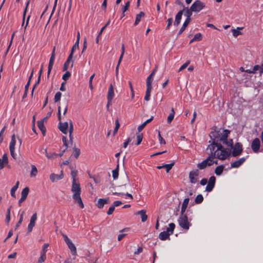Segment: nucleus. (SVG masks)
I'll return each instance as SVG.
<instances>
[{
  "label": "nucleus",
  "instance_id": "obj_1",
  "mask_svg": "<svg viewBox=\"0 0 263 263\" xmlns=\"http://www.w3.org/2000/svg\"><path fill=\"white\" fill-rule=\"evenodd\" d=\"M230 131L228 129H224L215 127L214 131L210 133V136L211 141H209V143H211L208 145L206 151H212L218 152L219 153L221 151H224L227 155L228 157L231 154L229 149H227L223 147L222 144H226L228 147H232L233 145L232 139L228 140L229 134Z\"/></svg>",
  "mask_w": 263,
  "mask_h": 263
},
{
  "label": "nucleus",
  "instance_id": "obj_2",
  "mask_svg": "<svg viewBox=\"0 0 263 263\" xmlns=\"http://www.w3.org/2000/svg\"><path fill=\"white\" fill-rule=\"evenodd\" d=\"M209 155L208 158L202 161L201 162L197 164V167L200 170L204 169L207 166H210L213 164H217V161H214V159H218L219 160H225L228 158V155L224 151H221L218 153L215 151H206Z\"/></svg>",
  "mask_w": 263,
  "mask_h": 263
},
{
  "label": "nucleus",
  "instance_id": "obj_3",
  "mask_svg": "<svg viewBox=\"0 0 263 263\" xmlns=\"http://www.w3.org/2000/svg\"><path fill=\"white\" fill-rule=\"evenodd\" d=\"M78 171L73 168L71 170V176L72 178L71 192L73 193L72 197L76 204L78 205L80 208L83 209L84 205L81 197V189L79 183L76 181V177Z\"/></svg>",
  "mask_w": 263,
  "mask_h": 263
},
{
  "label": "nucleus",
  "instance_id": "obj_4",
  "mask_svg": "<svg viewBox=\"0 0 263 263\" xmlns=\"http://www.w3.org/2000/svg\"><path fill=\"white\" fill-rule=\"evenodd\" d=\"M175 224L174 223L169 224V227L167 228L166 231L161 232L159 235V238L161 240L170 239V236L173 234Z\"/></svg>",
  "mask_w": 263,
  "mask_h": 263
},
{
  "label": "nucleus",
  "instance_id": "obj_5",
  "mask_svg": "<svg viewBox=\"0 0 263 263\" xmlns=\"http://www.w3.org/2000/svg\"><path fill=\"white\" fill-rule=\"evenodd\" d=\"M188 212L187 211L186 213H187ZM178 223L179 226L185 230H189L191 226V223L189 221L187 214H180L178 219Z\"/></svg>",
  "mask_w": 263,
  "mask_h": 263
},
{
  "label": "nucleus",
  "instance_id": "obj_6",
  "mask_svg": "<svg viewBox=\"0 0 263 263\" xmlns=\"http://www.w3.org/2000/svg\"><path fill=\"white\" fill-rule=\"evenodd\" d=\"M205 6V4L200 0L195 1L191 6V10L194 12L198 13Z\"/></svg>",
  "mask_w": 263,
  "mask_h": 263
},
{
  "label": "nucleus",
  "instance_id": "obj_7",
  "mask_svg": "<svg viewBox=\"0 0 263 263\" xmlns=\"http://www.w3.org/2000/svg\"><path fill=\"white\" fill-rule=\"evenodd\" d=\"M233 149V151L231 152V155L233 157H237L239 156L242 152V145L241 143L239 142H237L235 143L234 146L233 144L232 147H230Z\"/></svg>",
  "mask_w": 263,
  "mask_h": 263
},
{
  "label": "nucleus",
  "instance_id": "obj_8",
  "mask_svg": "<svg viewBox=\"0 0 263 263\" xmlns=\"http://www.w3.org/2000/svg\"><path fill=\"white\" fill-rule=\"evenodd\" d=\"M199 174L198 170L196 169L190 172L189 179L192 183L195 184L198 181V176Z\"/></svg>",
  "mask_w": 263,
  "mask_h": 263
},
{
  "label": "nucleus",
  "instance_id": "obj_9",
  "mask_svg": "<svg viewBox=\"0 0 263 263\" xmlns=\"http://www.w3.org/2000/svg\"><path fill=\"white\" fill-rule=\"evenodd\" d=\"M63 238H64L65 242L68 246L69 249L70 250L72 253L73 254H76V252H77V249H76V248L72 242L71 240L67 237V235H64Z\"/></svg>",
  "mask_w": 263,
  "mask_h": 263
},
{
  "label": "nucleus",
  "instance_id": "obj_10",
  "mask_svg": "<svg viewBox=\"0 0 263 263\" xmlns=\"http://www.w3.org/2000/svg\"><path fill=\"white\" fill-rule=\"evenodd\" d=\"M260 146V140L258 138H255L251 143V148L253 151L256 153H258Z\"/></svg>",
  "mask_w": 263,
  "mask_h": 263
},
{
  "label": "nucleus",
  "instance_id": "obj_11",
  "mask_svg": "<svg viewBox=\"0 0 263 263\" xmlns=\"http://www.w3.org/2000/svg\"><path fill=\"white\" fill-rule=\"evenodd\" d=\"M29 192V189L28 187H26L23 189V190L21 192V197L20 199V200H18L19 206H21L22 203L26 199Z\"/></svg>",
  "mask_w": 263,
  "mask_h": 263
},
{
  "label": "nucleus",
  "instance_id": "obj_12",
  "mask_svg": "<svg viewBox=\"0 0 263 263\" xmlns=\"http://www.w3.org/2000/svg\"><path fill=\"white\" fill-rule=\"evenodd\" d=\"M115 96L114 87L112 84H110L107 93V101H108V105L111 103L112 99Z\"/></svg>",
  "mask_w": 263,
  "mask_h": 263
},
{
  "label": "nucleus",
  "instance_id": "obj_13",
  "mask_svg": "<svg viewBox=\"0 0 263 263\" xmlns=\"http://www.w3.org/2000/svg\"><path fill=\"white\" fill-rule=\"evenodd\" d=\"M37 219V214L36 213H34L31 216L30 220V222L28 226V232H30L32 231L33 228L35 226V221Z\"/></svg>",
  "mask_w": 263,
  "mask_h": 263
},
{
  "label": "nucleus",
  "instance_id": "obj_14",
  "mask_svg": "<svg viewBox=\"0 0 263 263\" xmlns=\"http://www.w3.org/2000/svg\"><path fill=\"white\" fill-rule=\"evenodd\" d=\"M246 160V157L240 158L238 160L231 163V167L232 168H238L245 162Z\"/></svg>",
  "mask_w": 263,
  "mask_h": 263
},
{
  "label": "nucleus",
  "instance_id": "obj_15",
  "mask_svg": "<svg viewBox=\"0 0 263 263\" xmlns=\"http://www.w3.org/2000/svg\"><path fill=\"white\" fill-rule=\"evenodd\" d=\"M68 123L67 122H61L59 123V128L60 130L64 134H67L68 132Z\"/></svg>",
  "mask_w": 263,
  "mask_h": 263
},
{
  "label": "nucleus",
  "instance_id": "obj_16",
  "mask_svg": "<svg viewBox=\"0 0 263 263\" xmlns=\"http://www.w3.org/2000/svg\"><path fill=\"white\" fill-rule=\"evenodd\" d=\"M72 54H70L69 55L67 60L66 61V62H65V63L64 64L63 68V71H66L68 69L70 62H71V67L72 68L73 67V61L72 60Z\"/></svg>",
  "mask_w": 263,
  "mask_h": 263
},
{
  "label": "nucleus",
  "instance_id": "obj_17",
  "mask_svg": "<svg viewBox=\"0 0 263 263\" xmlns=\"http://www.w3.org/2000/svg\"><path fill=\"white\" fill-rule=\"evenodd\" d=\"M184 10L185 9H183L182 10H180L176 15L175 22L174 23V25L177 26L180 23V21L182 18V15Z\"/></svg>",
  "mask_w": 263,
  "mask_h": 263
},
{
  "label": "nucleus",
  "instance_id": "obj_18",
  "mask_svg": "<svg viewBox=\"0 0 263 263\" xmlns=\"http://www.w3.org/2000/svg\"><path fill=\"white\" fill-rule=\"evenodd\" d=\"M63 178V172L61 171V173L60 175L55 174L54 173H52L50 175V179L52 182H54L56 181L62 179Z\"/></svg>",
  "mask_w": 263,
  "mask_h": 263
},
{
  "label": "nucleus",
  "instance_id": "obj_19",
  "mask_svg": "<svg viewBox=\"0 0 263 263\" xmlns=\"http://www.w3.org/2000/svg\"><path fill=\"white\" fill-rule=\"evenodd\" d=\"M8 163V159L7 154H4L2 158H0V169L4 167V165Z\"/></svg>",
  "mask_w": 263,
  "mask_h": 263
},
{
  "label": "nucleus",
  "instance_id": "obj_20",
  "mask_svg": "<svg viewBox=\"0 0 263 263\" xmlns=\"http://www.w3.org/2000/svg\"><path fill=\"white\" fill-rule=\"evenodd\" d=\"M108 202V198H100L98 201L97 205L99 209H102L103 208L105 204Z\"/></svg>",
  "mask_w": 263,
  "mask_h": 263
},
{
  "label": "nucleus",
  "instance_id": "obj_21",
  "mask_svg": "<svg viewBox=\"0 0 263 263\" xmlns=\"http://www.w3.org/2000/svg\"><path fill=\"white\" fill-rule=\"evenodd\" d=\"M190 199L189 198H186L184 199L181 209V213L180 214H184V213L187 208V205L189 202Z\"/></svg>",
  "mask_w": 263,
  "mask_h": 263
},
{
  "label": "nucleus",
  "instance_id": "obj_22",
  "mask_svg": "<svg viewBox=\"0 0 263 263\" xmlns=\"http://www.w3.org/2000/svg\"><path fill=\"white\" fill-rule=\"evenodd\" d=\"M174 163H171L170 164H165L162 165H159L157 166V168L159 170L162 169L163 168H166V172L167 173L169 172V171L171 170L172 167L174 166Z\"/></svg>",
  "mask_w": 263,
  "mask_h": 263
},
{
  "label": "nucleus",
  "instance_id": "obj_23",
  "mask_svg": "<svg viewBox=\"0 0 263 263\" xmlns=\"http://www.w3.org/2000/svg\"><path fill=\"white\" fill-rule=\"evenodd\" d=\"M37 125L39 128L41 130L43 135H45L46 133V128L44 125V119L38 121L37 122Z\"/></svg>",
  "mask_w": 263,
  "mask_h": 263
},
{
  "label": "nucleus",
  "instance_id": "obj_24",
  "mask_svg": "<svg viewBox=\"0 0 263 263\" xmlns=\"http://www.w3.org/2000/svg\"><path fill=\"white\" fill-rule=\"evenodd\" d=\"M183 9H185L184 11H185L184 13V16L186 17V20H189V21L191 22V16L192 15V13L193 11L191 10V8H189L188 7L184 8Z\"/></svg>",
  "mask_w": 263,
  "mask_h": 263
},
{
  "label": "nucleus",
  "instance_id": "obj_25",
  "mask_svg": "<svg viewBox=\"0 0 263 263\" xmlns=\"http://www.w3.org/2000/svg\"><path fill=\"white\" fill-rule=\"evenodd\" d=\"M137 215H140L141 218V221L142 222H145L147 220V216L146 214V211L144 210H142L141 211H139L137 213Z\"/></svg>",
  "mask_w": 263,
  "mask_h": 263
},
{
  "label": "nucleus",
  "instance_id": "obj_26",
  "mask_svg": "<svg viewBox=\"0 0 263 263\" xmlns=\"http://www.w3.org/2000/svg\"><path fill=\"white\" fill-rule=\"evenodd\" d=\"M42 151H43V153L45 154L46 156L48 159L54 158H55V157H57L58 156V154H57L55 153H48L47 152V151L46 149H42Z\"/></svg>",
  "mask_w": 263,
  "mask_h": 263
},
{
  "label": "nucleus",
  "instance_id": "obj_27",
  "mask_svg": "<svg viewBox=\"0 0 263 263\" xmlns=\"http://www.w3.org/2000/svg\"><path fill=\"white\" fill-rule=\"evenodd\" d=\"M144 15H145V13L142 11H141L139 14H137L136 17V20H135V22L134 23V25L137 26L139 23V22L141 21V18L143 17H144Z\"/></svg>",
  "mask_w": 263,
  "mask_h": 263
},
{
  "label": "nucleus",
  "instance_id": "obj_28",
  "mask_svg": "<svg viewBox=\"0 0 263 263\" xmlns=\"http://www.w3.org/2000/svg\"><path fill=\"white\" fill-rule=\"evenodd\" d=\"M243 28V27H237L236 29H232L231 31L233 33V35L234 37H237L238 35L241 34L242 33L240 31V30H242Z\"/></svg>",
  "mask_w": 263,
  "mask_h": 263
},
{
  "label": "nucleus",
  "instance_id": "obj_29",
  "mask_svg": "<svg viewBox=\"0 0 263 263\" xmlns=\"http://www.w3.org/2000/svg\"><path fill=\"white\" fill-rule=\"evenodd\" d=\"M175 114V112L174 108H172L171 112L169 114L167 118V123L170 124L172 122L174 118Z\"/></svg>",
  "mask_w": 263,
  "mask_h": 263
},
{
  "label": "nucleus",
  "instance_id": "obj_30",
  "mask_svg": "<svg viewBox=\"0 0 263 263\" xmlns=\"http://www.w3.org/2000/svg\"><path fill=\"white\" fill-rule=\"evenodd\" d=\"M224 166L222 165L217 166L215 170V173L217 176H220L222 174L223 171Z\"/></svg>",
  "mask_w": 263,
  "mask_h": 263
},
{
  "label": "nucleus",
  "instance_id": "obj_31",
  "mask_svg": "<svg viewBox=\"0 0 263 263\" xmlns=\"http://www.w3.org/2000/svg\"><path fill=\"white\" fill-rule=\"evenodd\" d=\"M190 23V22L189 21V20H185L182 26L181 27V28H180V29L179 30V31L178 32V35H180L184 31L186 27L187 26V25H189V24Z\"/></svg>",
  "mask_w": 263,
  "mask_h": 263
},
{
  "label": "nucleus",
  "instance_id": "obj_32",
  "mask_svg": "<svg viewBox=\"0 0 263 263\" xmlns=\"http://www.w3.org/2000/svg\"><path fill=\"white\" fill-rule=\"evenodd\" d=\"M18 185H19V181H17L16 182L15 185H14L11 190V192H10L11 195L12 197H13L14 198H15V192L18 187Z\"/></svg>",
  "mask_w": 263,
  "mask_h": 263
},
{
  "label": "nucleus",
  "instance_id": "obj_33",
  "mask_svg": "<svg viewBox=\"0 0 263 263\" xmlns=\"http://www.w3.org/2000/svg\"><path fill=\"white\" fill-rule=\"evenodd\" d=\"M37 170L34 165H31V170L30 172V176L31 177H34L37 175Z\"/></svg>",
  "mask_w": 263,
  "mask_h": 263
},
{
  "label": "nucleus",
  "instance_id": "obj_34",
  "mask_svg": "<svg viewBox=\"0 0 263 263\" xmlns=\"http://www.w3.org/2000/svg\"><path fill=\"white\" fill-rule=\"evenodd\" d=\"M152 90V87H146L144 100L148 101L150 100L151 92Z\"/></svg>",
  "mask_w": 263,
  "mask_h": 263
},
{
  "label": "nucleus",
  "instance_id": "obj_35",
  "mask_svg": "<svg viewBox=\"0 0 263 263\" xmlns=\"http://www.w3.org/2000/svg\"><path fill=\"white\" fill-rule=\"evenodd\" d=\"M16 144V137L15 135L13 134L11 136V141L9 144V148H14Z\"/></svg>",
  "mask_w": 263,
  "mask_h": 263
},
{
  "label": "nucleus",
  "instance_id": "obj_36",
  "mask_svg": "<svg viewBox=\"0 0 263 263\" xmlns=\"http://www.w3.org/2000/svg\"><path fill=\"white\" fill-rule=\"evenodd\" d=\"M112 177L114 180L117 179L119 176V165H117V168L112 171Z\"/></svg>",
  "mask_w": 263,
  "mask_h": 263
},
{
  "label": "nucleus",
  "instance_id": "obj_37",
  "mask_svg": "<svg viewBox=\"0 0 263 263\" xmlns=\"http://www.w3.org/2000/svg\"><path fill=\"white\" fill-rule=\"evenodd\" d=\"M201 40H202V34L200 33H198L194 35L193 39L192 40H191V41H190V43L195 41H201Z\"/></svg>",
  "mask_w": 263,
  "mask_h": 263
},
{
  "label": "nucleus",
  "instance_id": "obj_38",
  "mask_svg": "<svg viewBox=\"0 0 263 263\" xmlns=\"http://www.w3.org/2000/svg\"><path fill=\"white\" fill-rule=\"evenodd\" d=\"M153 81V77L148 76L146 79V87H152V84Z\"/></svg>",
  "mask_w": 263,
  "mask_h": 263
},
{
  "label": "nucleus",
  "instance_id": "obj_39",
  "mask_svg": "<svg viewBox=\"0 0 263 263\" xmlns=\"http://www.w3.org/2000/svg\"><path fill=\"white\" fill-rule=\"evenodd\" d=\"M49 247L48 243H44L42 247V249L40 252V254L46 255L47 248Z\"/></svg>",
  "mask_w": 263,
  "mask_h": 263
},
{
  "label": "nucleus",
  "instance_id": "obj_40",
  "mask_svg": "<svg viewBox=\"0 0 263 263\" xmlns=\"http://www.w3.org/2000/svg\"><path fill=\"white\" fill-rule=\"evenodd\" d=\"M203 197L202 195L201 194H199L196 196L195 199V202L197 204H199L201 203L203 201Z\"/></svg>",
  "mask_w": 263,
  "mask_h": 263
},
{
  "label": "nucleus",
  "instance_id": "obj_41",
  "mask_svg": "<svg viewBox=\"0 0 263 263\" xmlns=\"http://www.w3.org/2000/svg\"><path fill=\"white\" fill-rule=\"evenodd\" d=\"M62 142L64 146H65V148L63 150V152H65L68 147V141L66 137L63 136Z\"/></svg>",
  "mask_w": 263,
  "mask_h": 263
},
{
  "label": "nucleus",
  "instance_id": "obj_42",
  "mask_svg": "<svg viewBox=\"0 0 263 263\" xmlns=\"http://www.w3.org/2000/svg\"><path fill=\"white\" fill-rule=\"evenodd\" d=\"M61 96H62L61 92H60L59 91L57 92L54 96V102H59L61 99Z\"/></svg>",
  "mask_w": 263,
  "mask_h": 263
},
{
  "label": "nucleus",
  "instance_id": "obj_43",
  "mask_svg": "<svg viewBox=\"0 0 263 263\" xmlns=\"http://www.w3.org/2000/svg\"><path fill=\"white\" fill-rule=\"evenodd\" d=\"M71 76V73L69 71H66V72L62 76V79L64 80V81H67V80H68V79L69 78V77H70Z\"/></svg>",
  "mask_w": 263,
  "mask_h": 263
},
{
  "label": "nucleus",
  "instance_id": "obj_44",
  "mask_svg": "<svg viewBox=\"0 0 263 263\" xmlns=\"http://www.w3.org/2000/svg\"><path fill=\"white\" fill-rule=\"evenodd\" d=\"M55 55H53V54H51V56H50V58L49 59V64H48V65L49 66H53L54 62V60H55Z\"/></svg>",
  "mask_w": 263,
  "mask_h": 263
},
{
  "label": "nucleus",
  "instance_id": "obj_45",
  "mask_svg": "<svg viewBox=\"0 0 263 263\" xmlns=\"http://www.w3.org/2000/svg\"><path fill=\"white\" fill-rule=\"evenodd\" d=\"M24 214V212L23 211L22 213H21V214L20 215V219L15 226V229L18 228L20 226V224L22 223L23 220Z\"/></svg>",
  "mask_w": 263,
  "mask_h": 263
},
{
  "label": "nucleus",
  "instance_id": "obj_46",
  "mask_svg": "<svg viewBox=\"0 0 263 263\" xmlns=\"http://www.w3.org/2000/svg\"><path fill=\"white\" fill-rule=\"evenodd\" d=\"M80 154V149L74 147L73 148V156L76 158H78Z\"/></svg>",
  "mask_w": 263,
  "mask_h": 263
},
{
  "label": "nucleus",
  "instance_id": "obj_47",
  "mask_svg": "<svg viewBox=\"0 0 263 263\" xmlns=\"http://www.w3.org/2000/svg\"><path fill=\"white\" fill-rule=\"evenodd\" d=\"M46 259V255L40 254V257L39 258L37 263H43Z\"/></svg>",
  "mask_w": 263,
  "mask_h": 263
},
{
  "label": "nucleus",
  "instance_id": "obj_48",
  "mask_svg": "<svg viewBox=\"0 0 263 263\" xmlns=\"http://www.w3.org/2000/svg\"><path fill=\"white\" fill-rule=\"evenodd\" d=\"M214 186H215V185H214L212 184H210L209 183H208V184L205 187V191L208 192H210L213 190Z\"/></svg>",
  "mask_w": 263,
  "mask_h": 263
},
{
  "label": "nucleus",
  "instance_id": "obj_49",
  "mask_svg": "<svg viewBox=\"0 0 263 263\" xmlns=\"http://www.w3.org/2000/svg\"><path fill=\"white\" fill-rule=\"evenodd\" d=\"M79 42H78V41H76L75 44H74V45L73 46V47L71 49V52L70 54H72V57H73V54L74 50L77 48H79Z\"/></svg>",
  "mask_w": 263,
  "mask_h": 263
},
{
  "label": "nucleus",
  "instance_id": "obj_50",
  "mask_svg": "<svg viewBox=\"0 0 263 263\" xmlns=\"http://www.w3.org/2000/svg\"><path fill=\"white\" fill-rule=\"evenodd\" d=\"M142 139H143V135L142 134H139L138 135H137V143H136V145H139L142 141Z\"/></svg>",
  "mask_w": 263,
  "mask_h": 263
},
{
  "label": "nucleus",
  "instance_id": "obj_51",
  "mask_svg": "<svg viewBox=\"0 0 263 263\" xmlns=\"http://www.w3.org/2000/svg\"><path fill=\"white\" fill-rule=\"evenodd\" d=\"M190 63V61H187L185 63H184L179 68V71H182V70L184 69L185 68H186L187 66L189 65Z\"/></svg>",
  "mask_w": 263,
  "mask_h": 263
},
{
  "label": "nucleus",
  "instance_id": "obj_52",
  "mask_svg": "<svg viewBox=\"0 0 263 263\" xmlns=\"http://www.w3.org/2000/svg\"><path fill=\"white\" fill-rule=\"evenodd\" d=\"M215 182H216V178L215 176H211L209 179V181H208V183H210V184H212L214 185H215Z\"/></svg>",
  "mask_w": 263,
  "mask_h": 263
},
{
  "label": "nucleus",
  "instance_id": "obj_53",
  "mask_svg": "<svg viewBox=\"0 0 263 263\" xmlns=\"http://www.w3.org/2000/svg\"><path fill=\"white\" fill-rule=\"evenodd\" d=\"M167 25L166 27V29L168 30L170 28V26L172 25V24L173 23V18L172 17L169 18L167 20Z\"/></svg>",
  "mask_w": 263,
  "mask_h": 263
},
{
  "label": "nucleus",
  "instance_id": "obj_54",
  "mask_svg": "<svg viewBox=\"0 0 263 263\" xmlns=\"http://www.w3.org/2000/svg\"><path fill=\"white\" fill-rule=\"evenodd\" d=\"M27 10H28V9H27V8H25V10L23 12V21H22V26H23L25 24V17H26V14H27Z\"/></svg>",
  "mask_w": 263,
  "mask_h": 263
},
{
  "label": "nucleus",
  "instance_id": "obj_55",
  "mask_svg": "<svg viewBox=\"0 0 263 263\" xmlns=\"http://www.w3.org/2000/svg\"><path fill=\"white\" fill-rule=\"evenodd\" d=\"M9 149H10V153L11 156L14 159H15L16 158V154L15 153V148H9Z\"/></svg>",
  "mask_w": 263,
  "mask_h": 263
},
{
  "label": "nucleus",
  "instance_id": "obj_56",
  "mask_svg": "<svg viewBox=\"0 0 263 263\" xmlns=\"http://www.w3.org/2000/svg\"><path fill=\"white\" fill-rule=\"evenodd\" d=\"M130 2L128 1L125 3V6L122 8V11L123 13L128 9L129 7Z\"/></svg>",
  "mask_w": 263,
  "mask_h": 263
},
{
  "label": "nucleus",
  "instance_id": "obj_57",
  "mask_svg": "<svg viewBox=\"0 0 263 263\" xmlns=\"http://www.w3.org/2000/svg\"><path fill=\"white\" fill-rule=\"evenodd\" d=\"M115 207L113 205H112L111 206L109 207L108 211L107 212V214L109 215L112 214L115 210Z\"/></svg>",
  "mask_w": 263,
  "mask_h": 263
},
{
  "label": "nucleus",
  "instance_id": "obj_58",
  "mask_svg": "<svg viewBox=\"0 0 263 263\" xmlns=\"http://www.w3.org/2000/svg\"><path fill=\"white\" fill-rule=\"evenodd\" d=\"M158 137H159V140L160 141V143L161 144H165V141L164 139L162 137L160 132H159V133H158Z\"/></svg>",
  "mask_w": 263,
  "mask_h": 263
},
{
  "label": "nucleus",
  "instance_id": "obj_59",
  "mask_svg": "<svg viewBox=\"0 0 263 263\" xmlns=\"http://www.w3.org/2000/svg\"><path fill=\"white\" fill-rule=\"evenodd\" d=\"M253 71H254V73L256 72V71L259 70V71L261 70V65L259 66L258 65H256L253 67Z\"/></svg>",
  "mask_w": 263,
  "mask_h": 263
},
{
  "label": "nucleus",
  "instance_id": "obj_60",
  "mask_svg": "<svg viewBox=\"0 0 263 263\" xmlns=\"http://www.w3.org/2000/svg\"><path fill=\"white\" fill-rule=\"evenodd\" d=\"M31 17V14L30 13L27 17V18H26V23H25V27H24V31L26 30V28H27V27L28 26V24H29V20H30V18Z\"/></svg>",
  "mask_w": 263,
  "mask_h": 263
},
{
  "label": "nucleus",
  "instance_id": "obj_61",
  "mask_svg": "<svg viewBox=\"0 0 263 263\" xmlns=\"http://www.w3.org/2000/svg\"><path fill=\"white\" fill-rule=\"evenodd\" d=\"M65 85H66L65 82H63L62 83L60 88V90L61 91H64L66 90Z\"/></svg>",
  "mask_w": 263,
  "mask_h": 263
},
{
  "label": "nucleus",
  "instance_id": "obj_62",
  "mask_svg": "<svg viewBox=\"0 0 263 263\" xmlns=\"http://www.w3.org/2000/svg\"><path fill=\"white\" fill-rule=\"evenodd\" d=\"M73 130V123L71 120L69 121V132L72 133Z\"/></svg>",
  "mask_w": 263,
  "mask_h": 263
},
{
  "label": "nucleus",
  "instance_id": "obj_63",
  "mask_svg": "<svg viewBox=\"0 0 263 263\" xmlns=\"http://www.w3.org/2000/svg\"><path fill=\"white\" fill-rule=\"evenodd\" d=\"M131 141L130 139L129 138L128 139L123 143V147L126 148L129 143Z\"/></svg>",
  "mask_w": 263,
  "mask_h": 263
},
{
  "label": "nucleus",
  "instance_id": "obj_64",
  "mask_svg": "<svg viewBox=\"0 0 263 263\" xmlns=\"http://www.w3.org/2000/svg\"><path fill=\"white\" fill-rule=\"evenodd\" d=\"M207 179L203 178L201 180L200 183L201 185H205L207 183Z\"/></svg>",
  "mask_w": 263,
  "mask_h": 263
}]
</instances>
